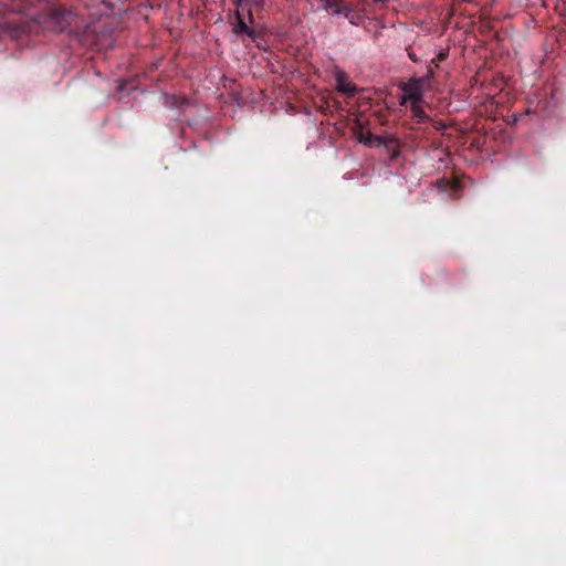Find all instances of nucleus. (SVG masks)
<instances>
[{"mask_svg":"<svg viewBox=\"0 0 566 566\" xmlns=\"http://www.w3.org/2000/svg\"><path fill=\"white\" fill-rule=\"evenodd\" d=\"M438 59L443 60L444 59V54L441 53L440 55H438Z\"/></svg>","mask_w":566,"mask_h":566,"instance_id":"obj_11","label":"nucleus"},{"mask_svg":"<svg viewBox=\"0 0 566 566\" xmlns=\"http://www.w3.org/2000/svg\"><path fill=\"white\" fill-rule=\"evenodd\" d=\"M251 1L252 4H254V7H256L258 9H261L262 7H264V0H249Z\"/></svg>","mask_w":566,"mask_h":566,"instance_id":"obj_9","label":"nucleus"},{"mask_svg":"<svg viewBox=\"0 0 566 566\" xmlns=\"http://www.w3.org/2000/svg\"><path fill=\"white\" fill-rule=\"evenodd\" d=\"M410 59L415 61V55L410 53Z\"/></svg>","mask_w":566,"mask_h":566,"instance_id":"obj_12","label":"nucleus"},{"mask_svg":"<svg viewBox=\"0 0 566 566\" xmlns=\"http://www.w3.org/2000/svg\"><path fill=\"white\" fill-rule=\"evenodd\" d=\"M336 88L337 92L348 97H353L358 93V87L355 84L346 82V74L344 72H339L336 75Z\"/></svg>","mask_w":566,"mask_h":566,"instance_id":"obj_4","label":"nucleus"},{"mask_svg":"<svg viewBox=\"0 0 566 566\" xmlns=\"http://www.w3.org/2000/svg\"><path fill=\"white\" fill-rule=\"evenodd\" d=\"M35 0H3V7H9L12 13H22Z\"/></svg>","mask_w":566,"mask_h":566,"instance_id":"obj_5","label":"nucleus"},{"mask_svg":"<svg viewBox=\"0 0 566 566\" xmlns=\"http://www.w3.org/2000/svg\"><path fill=\"white\" fill-rule=\"evenodd\" d=\"M322 6V9L325 11L332 12L334 15H344L345 18H349V14L353 12V7L348 3H345L344 0H315Z\"/></svg>","mask_w":566,"mask_h":566,"instance_id":"obj_2","label":"nucleus"},{"mask_svg":"<svg viewBox=\"0 0 566 566\" xmlns=\"http://www.w3.org/2000/svg\"><path fill=\"white\" fill-rule=\"evenodd\" d=\"M234 3L240 4V3H241V0H237V1H234Z\"/></svg>","mask_w":566,"mask_h":566,"instance_id":"obj_13","label":"nucleus"},{"mask_svg":"<svg viewBox=\"0 0 566 566\" xmlns=\"http://www.w3.org/2000/svg\"><path fill=\"white\" fill-rule=\"evenodd\" d=\"M411 113H413V118L417 119L418 123H422L427 119V115L419 106V102H411Z\"/></svg>","mask_w":566,"mask_h":566,"instance_id":"obj_7","label":"nucleus"},{"mask_svg":"<svg viewBox=\"0 0 566 566\" xmlns=\"http://www.w3.org/2000/svg\"><path fill=\"white\" fill-rule=\"evenodd\" d=\"M253 17L252 10L248 9V14L243 15L239 9L234 11L233 15L230 17V27L231 32H233L234 36H238L243 40L247 38L251 40L252 43H255L259 48V41L262 38L261 30H256L252 27Z\"/></svg>","mask_w":566,"mask_h":566,"instance_id":"obj_1","label":"nucleus"},{"mask_svg":"<svg viewBox=\"0 0 566 566\" xmlns=\"http://www.w3.org/2000/svg\"><path fill=\"white\" fill-rule=\"evenodd\" d=\"M17 31V25L13 20H0V34L8 33L12 35Z\"/></svg>","mask_w":566,"mask_h":566,"instance_id":"obj_6","label":"nucleus"},{"mask_svg":"<svg viewBox=\"0 0 566 566\" xmlns=\"http://www.w3.org/2000/svg\"><path fill=\"white\" fill-rule=\"evenodd\" d=\"M346 19H348L349 24L358 25V22H356V14H355V12H352V14H349V18H346Z\"/></svg>","mask_w":566,"mask_h":566,"instance_id":"obj_10","label":"nucleus"},{"mask_svg":"<svg viewBox=\"0 0 566 566\" xmlns=\"http://www.w3.org/2000/svg\"><path fill=\"white\" fill-rule=\"evenodd\" d=\"M423 87L422 78H411L410 82L401 84V90L406 94V99L411 103L421 102V88Z\"/></svg>","mask_w":566,"mask_h":566,"instance_id":"obj_3","label":"nucleus"},{"mask_svg":"<svg viewBox=\"0 0 566 566\" xmlns=\"http://www.w3.org/2000/svg\"><path fill=\"white\" fill-rule=\"evenodd\" d=\"M374 140H377V137L371 133L360 135V142H363L364 145H370Z\"/></svg>","mask_w":566,"mask_h":566,"instance_id":"obj_8","label":"nucleus"}]
</instances>
